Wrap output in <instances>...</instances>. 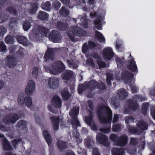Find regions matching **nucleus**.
Returning <instances> with one entry per match:
<instances>
[{"instance_id":"b1692460","label":"nucleus","mask_w":155,"mask_h":155,"mask_svg":"<svg viewBox=\"0 0 155 155\" xmlns=\"http://www.w3.org/2000/svg\"><path fill=\"white\" fill-rule=\"evenodd\" d=\"M113 155H122L124 153V151L122 148H114L112 149Z\"/></svg>"},{"instance_id":"4d7b16f0","label":"nucleus","mask_w":155,"mask_h":155,"mask_svg":"<svg viewBox=\"0 0 155 155\" xmlns=\"http://www.w3.org/2000/svg\"><path fill=\"white\" fill-rule=\"evenodd\" d=\"M116 61L117 65V66H118L120 65H121L123 63V61L124 60L123 58H122L120 59L119 58H117L116 59Z\"/></svg>"},{"instance_id":"ddd939ff","label":"nucleus","mask_w":155,"mask_h":155,"mask_svg":"<svg viewBox=\"0 0 155 155\" xmlns=\"http://www.w3.org/2000/svg\"><path fill=\"white\" fill-rule=\"evenodd\" d=\"M85 120L86 123L91 127L93 130H96L97 127L94 123L93 122L92 119V114L90 111L89 112V115L85 117Z\"/></svg>"},{"instance_id":"774afa93","label":"nucleus","mask_w":155,"mask_h":155,"mask_svg":"<svg viewBox=\"0 0 155 155\" xmlns=\"http://www.w3.org/2000/svg\"><path fill=\"white\" fill-rule=\"evenodd\" d=\"M93 151V153L92 155H100L99 153L97 152V149H94Z\"/></svg>"},{"instance_id":"1a4fd4ad","label":"nucleus","mask_w":155,"mask_h":155,"mask_svg":"<svg viewBox=\"0 0 155 155\" xmlns=\"http://www.w3.org/2000/svg\"><path fill=\"white\" fill-rule=\"evenodd\" d=\"M105 14V12L103 11L102 14L100 13V15H97V19L94 22V28H95L100 30L102 29V25L101 20L104 19V15Z\"/></svg>"},{"instance_id":"ea45409f","label":"nucleus","mask_w":155,"mask_h":155,"mask_svg":"<svg viewBox=\"0 0 155 155\" xmlns=\"http://www.w3.org/2000/svg\"><path fill=\"white\" fill-rule=\"evenodd\" d=\"M23 98V95L22 94H20L18 96V102L19 105H22L24 103Z\"/></svg>"},{"instance_id":"a211bd4d","label":"nucleus","mask_w":155,"mask_h":155,"mask_svg":"<svg viewBox=\"0 0 155 155\" xmlns=\"http://www.w3.org/2000/svg\"><path fill=\"white\" fill-rule=\"evenodd\" d=\"M5 61L6 65L8 67H13L16 64L15 59L13 57H7Z\"/></svg>"},{"instance_id":"20e7f679","label":"nucleus","mask_w":155,"mask_h":155,"mask_svg":"<svg viewBox=\"0 0 155 155\" xmlns=\"http://www.w3.org/2000/svg\"><path fill=\"white\" fill-rule=\"evenodd\" d=\"M85 31L80 28L73 26L72 27L67 33L68 37L72 41H74L76 36H81L85 35Z\"/></svg>"},{"instance_id":"423d86ee","label":"nucleus","mask_w":155,"mask_h":155,"mask_svg":"<svg viewBox=\"0 0 155 155\" xmlns=\"http://www.w3.org/2000/svg\"><path fill=\"white\" fill-rule=\"evenodd\" d=\"M109 139L111 140L117 142L120 146H124L127 143V137L124 135H123L118 139L117 136L114 134H111Z\"/></svg>"},{"instance_id":"3c124183","label":"nucleus","mask_w":155,"mask_h":155,"mask_svg":"<svg viewBox=\"0 0 155 155\" xmlns=\"http://www.w3.org/2000/svg\"><path fill=\"white\" fill-rule=\"evenodd\" d=\"M97 61L100 68H104L106 67V64L101 60L98 59L97 60Z\"/></svg>"},{"instance_id":"09e8293b","label":"nucleus","mask_w":155,"mask_h":155,"mask_svg":"<svg viewBox=\"0 0 155 155\" xmlns=\"http://www.w3.org/2000/svg\"><path fill=\"white\" fill-rule=\"evenodd\" d=\"M7 32L6 28L4 27H0V36H2Z\"/></svg>"},{"instance_id":"a18cd8bd","label":"nucleus","mask_w":155,"mask_h":155,"mask_svg":"<svg viewBox=\"0 0 155 155\" xmlns=\"http://www.w3.org/2000/svg\"><path fill=\"white\" fill-rule=\"evenodd\" d=\"M38 74V69L37 67H34L33 69L32 75L35 78H36Z\"/></svg>"},{"instance_id":"39448f33","label":"nucleus","mask_w":155,"mask_h":155,"mask_svg":"<svg viewBox=\"0 0 155 155\" xmlns=\"http://www.w3.org/2000/svg\"><path fill=\"white\" fill-rule=\"evenodd\" d=\"M78 113L79 108L78 107L73 108L69 112V115L72 118L71 124L72 127L74 129L80 125L79 121L77 119Z\"/></svg>"},{"instance_id":"9d476101","label":"nucleus","mask_w":155,"mask_h":155,"mask_svg":"<svg viewBox=\"0 0 155 155\" xmlns=\"http://www.w3.org/2000/svg\"><path fill=\"white\" fill-rule=\"evenodd\" d=\"M35 83L33 80L28 81L25 89L26 94L29 95L32 94L35 89Z\"/></svg>"},{"instance_id":"c756f323","label":"nucleus","mask_w":155,"mask_h":155,"mask_svg":"<svg viewBox=\"0 0 155 155\" xmlns=\"http://www.w3.org/2000/svg\"><path fill=\"white\" fill-rule=\"evenodd\" d=\"M137 125L138 127L143 130H146L148 128L147 124L143 121L138 122L137 124Z\"/></svg>"},{"instance_id":"393cba45","label":"nucleus","mask_w":155,"mask_h":155,"mask_svg":"<svg viewBox=\"0 0 155 155\" xmlns=\"http://www.w3.org/2000/svg\"><path fill=\"white\" fill-rule=\"evenodd\" d=\"M43 133L46 142L48 145H49L51 144V139L50 135L46 130H43Z\"/></svg>"},{"instance_id":"6e6552de","label":"nucleus","mask_w":155,"mask_h":155,"mask_svg":"<svg viewBox=\"0 0 155 155\" xmlns=\"http://www.w3.org/2000/svg\"><path fill=\"white\" fill-rule=\"evenodd\" d=\"M96 140L99 143L102 144L104 146L107 147L109 145L108 139L105 135L101 133L98 134L97 135Z\"/></svg>"},{"instance_id":"603ef678","label":"nucleus","mask_w":155,"mask_h":155,"mask_svg":"<svg viewBox=\"0 0 155 155\" xmlns=\"http://www.w3.org/2000/svg\"><path fill=\"white\" fill-rule=\"evenodd\" d=\"M88 50V46L86 43H84L82 48V51L83 52L85 53Z\"/></svg>"},{"instance_id":"6e6d98bb","label":"nucleus","mask_w":155,"mask_h":155,"mask_svg":"<svg viewBox=\"0 0 155 155\" xmlns=\"http://www.w3.org/2000/svg\"><path fill=\"white\" fill-rule=\"evenodd\" d=\"M7 11L11 13L16 14V12L14 8L12 7H10L7 9Z\"/></svg>"},{"instance_id":"052dcab7","label":"nucleus","mask_w":155,"mask_h":155,"mask_svg":"<svg viewBox=\"0 0 155 155\" xmlns=\"http://www.w3.org/2000/svg\"><path fill=\"white\" fill-rule=\"evenodd\" d=\"M89 48L90 49L93 48L95 46V45L94 43L92 42H89L88 43Z\"/></svg>"},{"instance_id":"e433bc0d","label":"nucleus","mask_w":155,"mask_h":155,"mask_svg":"<svg viewBox=\"0 0 155 155\" xmlns=\"http://www.w3.org/2000/svg\"><path fill=\"white\" fill-rule=\"evenodd\" d=\"M58 147L60 149H62L66 146V143L62 141L61 140H59L57 143Z\"/></svg>"},{"instance_id":"0eeeda50","label":"nucleus","mask_w":155,"mask_h":155,"mask_svg":"<svg viewBox=\"0 0 155 155\" xmlns=\"http://www.w3.org/2000/svg\"><path fill=\"white\" fill-rule=\"evenodd\" d=\"M146 99V97L141 95H135L134 97V100L131 101L130 103V107L134 110H135L137 109L138 104L137 103V101H141L144 100Z\"/></svg>"},{"instance_id":"2f4dec72","label":"nucleus","mask_w":155,"mask_h":155,"mask_svg":"<svg viewBox=\"0 0 155 155\" xmlns=\"http://www.w3.org/2000/svg\"><path fill=\"white\" fill-rule=\"evenodd\" d=\"M85 19V17H82L80 20V22L79 23L81 27L84 28H87L88 26V25Z\"/></svg>"},{"instance_id":"9b49d317","label":"nucleus","mask_w":155,"mask_h":155,"mask_svg":"<svg viewBox=\"0 0 155 155\" xmlns=\"http://www.w3.org/2000/svg\"><path fill=\"white\" fill-rule=\"evenodd\" d=\"M18 116L16 114H11L8 115L3 119V122L6 124L14 123L18 119Z\"/></svg>"},{"instance_id":"79ce46f5","label":"nucleus","mask_w":155,"mask_h":155,"mask_svg":"<svg viewBox=\"0 0 155 155\" xmlns=\"http://www.w3.org/2000/svg\"><path fill=\"white\" fill-rule=\"evenodd\" d=\"M107 79L106 82L108 85L111 84L110 80H113L112 74L110 73H107Z\"/></svg>"},{"instance_id":"a878e982","label":"nucleus","mask_w":155,"mask_h":155,"mask_svg":"<svg viewBox=\"0 0 155 155\" xmlns=\"http://www.w3.org/2000/svg\"><path fill=\"white\" fill-rule=\"evenodd\" d=\"M95 37L96 38L101 42H103L105 41V39L102 34L97 31H95Z\"/></svg>"},{"instance_id":"72a5a7b5","label":"nucleus","mask_w":155,"mask_h":155,"mask_svg":"<svg viewBox=\"0 0 155 155\" xmlns=\"http://www.w3.org/2000/svg\"><path fill=\"white\" fill-rule=\"evenodd\" d=\"M39 6V5L37 3H33L31 5V9L29 12L31 14H34L35 13Z\"/></svg>"},{"instance_id":"7c9ffc66","label":"nucleus","mask_w":155,"mask_h":155,"mask_svg":"<svg viewBox=\"0 0 155 155\" xmlns=\"http://www.w3.org/2000/svg\"><path fill=\"white\" fill-rule=\"evenodd\" d=\"M24 103L26 106L30 107L32 105V102L31 98L30 97H27L24 99Z\"/></svg>"},{"instance_id":"69168bd1","label":"nucleus","mask_w":155,"mask_h":155,"mask_svg":"<svg viewBox=\"0 0 155 155\" xmlns=\"http://www.w3.org/2000/svg\"><path fill=\"white\" fill-rule=\"evenodd\" d=\"M73 134L74 137L76 138L79 137V133L77 131H73Z\"/></svg>"},{"instance_id":"4c0bfd02","label":"nucleus","mask_w":155,"mask_h":155,"mask_svg":"<svg viewBox=\"0 0 155 155\" xmlns=\"http://www.w3.org/2000/svg\"><path fill=\"white\" fill-rule=\"evenodd\" d=\"M93 143L94 142L92 139L90 138H87L85 140V144L88 147H89L91 145H92Z\"/></svg>"},{"instance_id":"0e129e2a","label":"nucleus","mask_w":155,"mask_h":155,"mask_svg":"<svg viewBox=\"0 0 155 155\" xmlns=\"http://www.w3.org/2000/svg\"><path fill=\"white\" fill-rule=\"evenodd\" d=\"M84 87V85L81 84L79 86L78 92L79 94L81 93L83 91V87Z\"/></svg>"},{"instance_id":"f704fd0d","label":"nucleus","mask_w":155,"mask_h":155,"mask_svg":"<svg viewBox=\"0 0 155 155\" xmlns=\"http://www.w3.org/2000/svg\"><path fill=\"white\" fill-rule=\"evenodd\" d=\"M51 6V4L49 2L42 4L41 7L43 9L46 11H49Z\"/></svg>"},{"instance_id":"5fc2aeb1","label":"nucleus","mask_w":155,"mask_h":155,"mask_svg":"<svg viewBox=\"0 0 155 155\" xmlns=\"http://www.w3.org/2000/svg\"><path fill=\"white\" fill-rule=\"evenodd\" d=\"M51 56V55L50 54V53L49 52V50H48L47 51L44 57V58L45 61H47V59H48L50 58Z\"/></svg>"},{"instance_id":"aec40b11","label":"nucleus","mask_w":155,"mask_h":155,"mask_svg":"<svg viewBox=\"0 0 155 155\" xmlns=\"http://www.w3.org/2000/svg\"><path fill=\"white\" fill-rule=\"evenodd\" d=\"M32 22V20L31 18L26 20L23 22V28L25 31H27L30 28L31 26V23Z\"/></svg>"},{"instance_id":"5701e85b","label":"nucleus","mask_w":155,"mask_h":155,"mask_svg":"<svg viewBox=\"0 0 155 155\" xmlns=\"http://www.w3.org/2000/svg\"><path fill=\"white\" fill-rule=\"evenodd\" d=\"M53 124V128L54 130H57L58 128V121L59 120L58 117H51L50 118Z\"/></svg>"},{"instance_id":"6ab92c4d","label":"nucleus","mask_w":155,"mask_h":155,"mask_svg":"<svg viewBox=\"0 0 155 155\" xmlns=\"http://www.w3.org/2000/svg\"><path fill=\"white\" fill-rule=\"evenodd\" d=\"M58 80L54 78H51L49 79L48 84L51 88L54 89L58 86Z\"/></svg>"},{"instance_id":"bf43d9fd","label":"nucleus","mask_w":155,"mask_h":155,"mask_svg":"<svg viewBox=\"0 0 155 155\" xmlns=\"http://www.w3.org/2000/svg\"><path fill=\"white\" fill-rule=\"evenodd\" d=\"M21 139H15L12 141V143H13L14 147H15L17 144L18 143L21 141Z\"/></svg>"},{"instance_id":"473e14b6","label":"nucleus","mask_w":155,"mask_h":155,"mask_svg":"<svg viewBox=\"0 0 155 155\" xmlns=\"http://www.w3.org/2000/svg\"><path fill=\"white\" fill-rule=\"evenodd\" d=\"M3 145L4 148L5 150H12L13 149L12 147L11 146L9 142L6 139L3 140Z\"/></svg>"},{"instance_id":"8fccbe9b","label":"nucleus","mask_w":155,"mask_h":155,"mask_svg":"<svg viewBox=\"0 0 155 155\" xmlns=\"http://www.w3.org/2000/svg\"><path fill=\"white\" fill-rule=\"evenodd\" d=\"M6 50V46L3 42H0V51L1 52L5 51Z\"/></svg>"},{"instance_id":"4be33fe9","label":"nucleus","mask_w":155,"mask_h":155,"mask_svg":"<svg viewBox=\"0 0 155 155\" xmlns=\"http://www.w3.org/2000/svg\"><path fill=\"white\" fill-rule=\"evenodd\" d=\"M88 84V85H90L91 86H92V85L94 86H96L98 88L102 89L104 88V84L102 83H101L99 84V83L94 80L91 81L89 82Z\"/></svg>"},{"instance_id":"e2e57ef3","label":"nucleus","mask_w":155,"mask_h":155,"mask_svg":"<svg viewBox=\"0 0 155 155\" xmlns=\"http://www.w3.org/2000/svg\"><path fill=\"white\" fill-rule=\"evenodd\" d=\"M121 45V41H118L117 42L116 45V48L117 49H119L120 48Z\"/></svg>"},{"instance_id":"58836bf2","label":"nucleus","mask_w":155,"mask_h":155,"mask_svg":"<svg viewBox=\"0 0 155 155\" xmlns=\"http://www.w3.org/2000/svg\"><path fill=\"white\" fill-rule=\"evenodd\" d=\"M61 95L63 99L64 100H67L70 96V94L67 91L63 92Z\"/></svg>"},{"instance_id":"c03bdc74","label":"nucleus","mask_w":155,"mask_h":155,"mask_svg":"<svg viewBox=\"0 0 155 155\" xmlns=\"http://www.w3.org/2000/svg\"><path fill=\"white\" fill-rule=\"evenodd\" d=\"M121 130V126L118 124H114L112 127V130L114 131H119Z\"/></svg>"},{"instance_id":"de8ad7c7","label":"nucleus","mask_w":155,"mask_h":155,"mask_svg":"<svg viewBox=\"0 0 155 155\" xmlns=\"http://www.w3.org/2000/svg\"><path fill=\"white\" fill-rule=\"evenodd\" d=\"M100 130L102 132L105 134H107L110 132V127H104L101 128L100 129Z\"/></svg>"},{"instance_id":"2eb2a0df","label":"nucleus","mask_w":155,"mask_h":155,"mask_svg":"<svg viewBox=\"0 0 155 155\" xmlns=\"http://www.w3.org/2000/svg\"><path fill=\"white\" fill-rule=\"evenodd\" d=\"M48 30L42 27L39 26L38 28V30L37 31V35L39 37H47L48 35Z\"/></svg>"},{"instance_id":"c9c22d12","label":"nucleus","mask_w":155,"mask_h":155,"mask_svg":"<svg viewBox=\"0 0 155 155\" xmlns=\"http://www.w3.org/2000/svg\"><path fill=\"white\" fill-rule=\"evenodd\" d=\"M60 13L61 15L64 17H66L69 14L68 10L64 7H62L61 9Z\"/></svg>"},{"instance_id":"13d9d810","label":"nucleus","mask_w":155,"mask_h":155,"mask_svg":"<svg viewBox=\"0 0 155 155\" xmlns=\"http://www.w3.org/2000/svg\"><path fill=\"white\" fill-rule=\"evenodd\" d=\"M128 128L129 130L132 133H136L137 132L136 129L134 127H128Z\"/></svg>"},{"instance_id":"37998d69","label":"nucleus","mask_w":155,"mask_h":155,"mask_svg":"<svg viewBox=\"0 0 155 155\" xmlns=\"http://www.w3.org/2000/svg\"><path fill=\"white\" fill-rule=\"evenodd\" d=\"M27 122L24 120H21L18 122V126L20 128H24L26 126Z\"/></svg>"},{"instance_id":"f8f14e48","label":"nucleus","mask_w":155,"mask_h":155,"mask_svg":"<svg viewBox=\"0 0 155 155\" xmlns=\"http://www.w3.org/2000/svg\"><path fill=\"white\" fill-rule=\"evenodd\" d=\"M113 55V52L111 48L107 47L105 48L103 51V56L104 58L107 60H110Z\"/></svg>"},{"instance_id":"c85d7f7f","label":"nucleus","mask_w":155,"mask_h":155,"mask_svg":"<svg viewBox=\"0 0 155 155\" xmlns=\"http://www.w3.org/2000/svg\"><path fill=\"white\" fill-rule=\"evenodd\" d=\"M38 16V18L42 20H45L48 18L47 14L45 12L41 11L39 12Z\"/></svg>"},{"instance_id":"dca6fc26","label":"nucleus","mask_w":155,"mask_h":155,"mask_svg":"<svg viewBox=\"0 0 155 155\" xmlns=\"http://www.w3.org/2000/svg\"><path fill=\"white\" fill-rule=\"evenodd\" d=\"M61 36L56 30L52 31L49 36V39L55 40L58 42L61 40Z\"/></svg>"},{"instance_id":"bb28decb","label":"nucleus","mask_w":155,"mask_h":155,"mask_svg":"<svg viewBox=\"0 0 155 155\" xmlns=\"http://www.w3.org/2000/svg\"><path fill=\"white\" fill-rule=\"evenodd\" d=\"M72 75V72L70 70L67 71L62 75V78L63 79L68 80L71 77Z\"/></svg>"},{"instance_id":"7ed1b4c3","label":"nucleus","mask_w":155,"mask_h":155,"mask_svg":"<svg viewBox=\"0 0 155 155\" xmlns=\"http://www.w3.org/2000/svg\"><path fill=\"white\" fill-rule=\"evenodd\" d=\"M64 65L63 63L60 61L54 63L50 68L47 67L45 66V71L51 74L57 75L61 72L62 70L64 68Z\"/></svg>"},{"instance_id":"f03ea898","label":"nucleus","mask_w":155,"mask_h":155,"mask_svg":"<svg viewBox=\"0 0 155 155\" xmlns=\"http://www.w3.org/2000/svg\"><path fill=\"white\" fill-rule=\"evenodd\" d=\"M99 120L101 124L109 123L112 118V113L109 107L106 106L102 107L99 112Z\"/></svg>"},{"instance_id":"4468645a","label":"nucleus","mask_w":155,"mask_h":155,"mask_svg":"<svg viewBox=\"0 0 155 155\" xmlns=\"http://www.w3.org/2000/svg\"><path fill=\"white\" fill-rule=\"evenodd\" d=\"M117 95L119 99L124 100L127 98L128 93L124 89L121 88L117 90Z\"/></svg>"},{"instance_id":"cd10ccee","label":"nucleus","mask_w":155,"mask_h":155,"mask_svg":"<svg viewBox=\"0 0 155 155\" xmlns=\"http://www.w3.org/2000/svg\"><path fill=\"white\" fill-rule=\"evenodd\" d=\"M17 40L18 41L25 45H27V39L25 37L22 36H19L17 38Z\"/></svg>"},{"instance_id":"680f3d73","label":"nucleus","mask_w":155,"mask_h":155,"mask_svg":"<svg viewBox=\"0 0 155 155\" xmlns=\"http://www.w3.org/2000/svg\"><path fill=\"white\" fill-rule=\"evenodd\" d=\"M151 114L153 119L155 120V106L153 107L151 109Z\"/></svg>"},{"instance_id":"f257e3e1","label":"nucleus","mask_w":155,"mask_h":155,"mask_svg":"<svg viewBox=\"0 0 155 155\" xmlns=\"http://www.w3.org/2000/svg\"><path fill=\"white\" fill-rule=\"evenodd\" d=\"M116 78L118 80H122L125 83L128 84L130 86L131 91L133 93H136L138 91V89L135 85L132 84L134 83V81L133 79V75L127 71H123L121 75V77L116 76Z\"/></svg>"},{"instance_id":"a19ab883","label":"nucleus","mask_w":155,"mask_h":155,"mask_svg":"<svg viewBox=\"0 0 155 155\" xmlns=\"http://www.w3.org/2000/svg\"><path fill=\"white\" fill-rule=\"evenodd\" d=\"M149 106V104L148 103H146L143 104V105L142 112L144 115H145L147 108Z\"/></svg>"},{"instance_id":"412c9836","label":"nucleus","mask_w":155,"mask_h":155,"mask_svg":"<svg viewBox=\"0 0 155 155\" xmlns=\"http://www.w3.org/2000/svg\"><path fill=\"white\" fill-rule=\"evenodd\" d=\"M128 68L131 71L135 72L137 71V67L134 59H132L130 61Z\"/></svg>"},{"instance_id":"864d4df0","label":"nucleus","mask_w":155,"mask_h":155,"mask_svg":"<svg viewBox=\"0 0 155 155\" xmlns=\"http://www.w3.org/2000/svg\"><path fill=\"white\" fill-rule=\"evenodd\" d=\"M87 64L91 67H94V64L93 60L91 59H88L87 60Z\"/></svg>"},{"instance_id":"338daca9","label":"nucleus","mask_w":155,"mask_h":155,"mask_svg":"<svg viewBox=\"0 0 155 155\" xmlns=\"http://www.w3.org/2000/svg\"><path fill=\"white\" fill-rule=\"evenodd\" d=\"M150 93L151 95L155 96V88L153 89L150 90Z\"/></svg>"},{"instance_id":"49530a36","label":"nucleus","mask_w":155,"mask_h":155,"mask_svg":"<svg viewBox=\"0 0 155 155\" xmlns=\"http://www.w3.org/2000/svg\"><path fill=\"white\" fill-rule=\"evenodd\" d=\"M14 40L13 38L11 36H9L6 37L5 39V42L8 44H11L12 43Z\"/></svg>"},{"instance_id":"f3484780","label":"nucleus","mask_w":155,"mask_h":155,"mask_svg":"<svg viewBox=\"0 0 155 155\" xmlns=\"http://www.w3.org/2000/svg\"><path fill=\"white\" fill-rule=\"evenodd\" d=\"M51 104L54 107H59L61 106V100L57 95L54 96L51 101Z\"/></svg>"}]
</instances>
